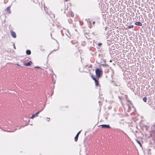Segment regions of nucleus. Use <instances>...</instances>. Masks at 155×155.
<instances>
[{
  "label": "nucleus",
  "mask_w": 155,
  "mask_h": 155,
  "mask_svg": "<svg viewBox=\"0 0 155 155\" xmlns=\"http://www.w3.org/2000/svg\"><path fill=\"white\" fill-rule=\"evenodd\" d=\"M35 68H40L39 67H38V66H36Z\"/></svg>",
  "instance_id": "obj_19"
},
{
  "label": "nucleus",
  "mask_w": 155,
  "mask_h": 155,
  "mask_svg": "<svg viewBox=\"0 0 155 155\" xmlns=\"http://www.w3.org/2000/svg\"><path fill=\"white\" fill-rule=\"evenodd\" d=\"M61 33L62 35H63L62 32H61Z\"/></svg>",
  "instance_id": "obj_26"
},
{
  "label": "nucleus",
  "mask_w": 155,
  "mask_h": 155,
  "mask_svg": "<svg viewBox=\"0 0 155 155\" xmlns=\"http://www.w3.org/2000/svg\"><path fill=\"white\" fill-rule=\"evenodd\" d=\"M71 16L73 17L74 16V15L73 13L72 12H71Z\"/></svg>",
  "instance_id": "obj_17"
},
{
  "label": "nucleus",
  "mask_w": 155,
  "mask_h": 155,
  "mask_svg": "<svg viewBox=\"0 0 155 155\" xmlns=\"http://www.w3.org/2000/svg\"><path fill=\"white\" fill-rule=\"evenodd\" d=\"M95 84L96 86H98L99 85L98 79H96L95 81Z\"/></svg>",
  "instance_id": "obj_8"
},
{
  "label": "nucleus",
  "mask_w": 155,
  "mask_h": 155,
  "mask_svg": "<svg viewBox=\"0 0 155 155\" xmlns=\"http://www.w3.org/2000/svg\"><path fill=\"white\" fill-rule=\"evenodd\" d=\"M11 34L12 36V37L13 38H15L16 37V35L15 33V32H14L13 31H11Z\"/></svg>",
  "instance_id": "obj_6"
},
{
  "label": "nucleus",
  "mask_w": 155,
  "mask_h": 155,
  "mask_svg": "<svg viewBox=\"0 0 155 155\" xmlns=\"http://www.w3.org/2000/svg\"><path fill=\"white\" fill-rule=\"evenodd\" d=\"M26 53L27 54L29 55L31 54V51L30 50H27L26 51Z\"/></svg>",
  "instance_id": "obj_10"
},
{
  "label": "nucleus",
  "mask_w": 155,
  "mask_h": 155,
  "mask_svg": "<svg viewBox=\"0 0 155 155\" xmlns=\"http://www.w3.org/2000/svg\"><path fill=\"white\" fill-rule=\"evenodd\" d=\"M81 131H80L78 132V133L77 134H76V136L74 138V140L76 142L78 140V137L79 136V135L81 133Z\"/></svg>",
  "instance_id": "obj_4"
},
{
  "label": "nucleus",
  "mask_w": 155,
  "mask_h": 155,
  "mask_svg": "<svg viewBox=\"0 0 155 155\" xmlns=\"http://www.w3.org/2000/svg\"><path fill=\"white\" fill-rule=\"evenodd\" d=\"M91 78H92L94 80V81H95V80H96L97 79L96 78H95L93 76H91Z\"/></svg>",
  "instance_id": "obj_15"
},
{
  "label": "nucleus",
  "mask_w": 155,
  "mask_h": 155,
  "mask_svg": "<svg viewBox=\"0 0 155 155\" xmlns=\"http://www.w3.org/2000/svg\"><path fill=\"white\" fill-rule=\"evenodd\" d=\"M102 45V43H98V45L99 46H101V45Z\"/></svg>",
  "instance_id": "obj_18"
},
{
  "label": "nucleus",
  "mask_w": 155,
  "mask_h": 155,
  "mask_svg": "<svg viewBox=\"0 0 155 155\" xmlns=\"http://www.w3.org/2000/svg\"><path fill=\"white\" fill-rule=\"evenodd\" d=\"M93 24H94L95 23V21H94L93 22Z\"/></svg>",
  "instance_id": "obj_24"
},
{
  "label": "nucleus",
  "mask_w": 155,
  "mask_h": 155,
  "mask_svg": "<svg viewBox=\"0 0 155 155\" xmlns=\"http://www.w3.org/2000/svg\"><path fill=\"white\" fill-rule=\"evenodd\" d=\"M58 49H56V50H53V51H55L57 50H58Z\"/></svg>",
  "instance_id": "obj_20"
},
{
  "label": "nucleus",
  "mask_w": 155,
  "mask_h": 155,
  "mask_svg": "<svg viewBox=\"0 0 155 155\" xmlns=\"http://www.w3.org/2000/svg\"><path fill=\"white\" fill-rule=\"evenodd\" d=\"M47 118L48 119V121H49V120L50 119V118Z\"/></svg>",
  "instance_id": "obj_22"
},
{
  "label": "nucleus",
  "mask_w": 155,
  "mask_h": 155,
  "mask_svg": "<svg viewBox=\"0 0 155 155\" xmlns=\"http://www.w3.org/2000/svg\"><path fill=\"white\" fill-rule=\"evenodd\" d=\"M128 109L127 110V111L129 112V110H131V105H129L128 104L127 105Z\"/></svg>",
  "instance_id": "obj_11"
},
{
  "label": "nucleus",
  "mask_w": 155,
  "mask_h": 155,
  "mask_svg": "<svg viewBox=\"0 0 155 155\" xmlns=\"http://www.w3.org/2000/svg\"><path fill=\"white\" fill-rule=\"evenodd\" d=\"M101 126L103 128H110V127L109 125L102 124L101 125Z\"/></svg>",
  "instance_id": "obj_3"
},
{
  "label": "nucleus",
  "mask_w": 155,
  "mask_h": 155,
  "mask_svg": "<svg viewBox=\"0 0 155 155\" xmlns=\"http://www.w3.org/2000/svg\"><path fill=\"white\" fill-rule=\"evenodd\" d=\"M133 27L134 26L133 25H130L128 26V28H133Z\"/></svg>",
  "instance_id": "obj_14"
},
{
  "label": "nucleus",
  "mask_w": 155,
  "mask_h": 155,
  "mask_svg": "<svg viewBox=\"0 0 155 155\" xmlns=\"http://www.w3.org/2000/svg\"><path fill=\"white\" fill-rule=\"evenodd\" d=\"M14 131H10V132H13Z\"/></svg>",
  "instance_id": "obj_25"
},
{
  "label": "nucleus",
  "mask_w": 155,
  "mask_h": 155,
  "mask_svg": "<svg viewBox=\"0 0 155 155\" xmlns=\"http://www.w3.org/2000/svg\"><path fill=\"white\" fill-rule=\"evenodd\" d=\"M14 45V48L15 49V45Z\"/></svg>",
  "instance_id": "obj_23"
},
{
  "label": "nucleus",
  "mask_w": 155,
  "mask_h": 155,
  "mask_svg": "<svg viewBox=\"0 0 155 155\" xmlns=\"http://www.w3.org/2000/svg\"><path fill=\"white\" fill-rule=\"evenodd\" d=\"M61 33L62 35H63L62 32H61Z\"/></svg>",
  "instance_id": "obj_28"
},
{
  "label": "nucleus",
  "mask_w": 155,
  "mask_h": 155,
  "mask_svg": "<svg viewBox=\"0 0 155 155\" xmlns=\"http://www.w3.org/2000/svg\"><path fill=\"white\" fill-rule=\"evenodd\" d=\"M66 35L68 37H69V35H70L69 33V31L68 30H67L66 31Z\"/></svg>",
  "instance_id": "obj_12"
},
{
  "label": "nucleus",
  "mask_w": 155,
  "mask_h": 155,
  "mask_svg": "<svg viewBox=\"0 0 155 155\" xmlns=\"http://www.w3.org/2000/svg\"><path fill=\"white\" fill-rule=\"evenodd\" d=\"M32 64V62L30 61L24 64V65L26 66H29L31 65Z\"/></svg>",
  "instance_id": "obj_5"
},
{
  "label": "nucleus",
  "mask_w": 155,
  "mask_h": 155,
  "mask_svg": "<svg viewBox=\"0 0 155 155\" xmlns=\"http://www.w3.org/2000/svg\"><path fill=\"white\" fill-rule=\"evenodd\" d=\"M143 100L144 102H146L147 101V98L146 97H144L143 98Z\"/></svg>",
  "instance_id": "obj_13"
},
{
  "label": "nucleus",
  "mask_w": 155,
  "mask_h": 155,
  "mask_svg": "<svg viewBox=\"0 0 155 155\" xmlns=\"http://www.w3.org/2000/svg\"><path fill=\"white\" fill-rule=\"evenodd\" d=\"M41 111H38L35 114L32 115L31 117L30 118L31 119H33L34 117L38 116V115L39 114Z\"/></svg>",
  "instance_id": "obj_2"
},
{
  "label": "nucleus",
  "mask_w": 155,
  "mask_h": 155,
  "mask_svg": "<svg viewBox=\"0 0 155 155\" xmlns=\"http://www.w3.org/2000/svg\"><path fill=\"white\" fill-rule=\"evenodd\" d=\"M95 72L96 75L98 77H100L103 74V71L101 69H96Z\"/></svg>",
  "instance_id": "obj_1"
},
{
  "label": "nucleus",
  "mask_w": 155,
  "mask_h": 155,
  "mask_svg": "<svg viewBox=\"0 0 155 155\" xmlns=\"http://www.w3.org/2000/svg\"><path fill=\"white\" fill-rule=\"evenodd\" d=\"M135 24L136 25H138V26H141L142 25V24H141V23L140 22H135Z\"/></svg>",
  "instance_id": "obj_7"
},
{
  "label": "nucleus",
  "mask_w": 155,
  "mask_h": 155,
  "mask_svg": "<svg viewBox=\"0 0 155 155\" xmlns=\"http://www.w3.org/2000/svg\"><path fill=\"white\" fill-rule=\"evenodd\" d=\"M137 143L140 146H141V143L139 141H138V140H137Z\"/></svg>",
  "instance_id": "obj_16"
},
{
  "label": "nucleus",
  "mask_w": 155,
  "mask_h": 155,
  "mask_svg": "<svg viewBox=\"0 0 155 155\" xmlns=\"http://www.w3.org/2000/svg\"><path fill=\"white\" fill-rule=\"evenodd\" d=\"M6 12L9 13H10V7H8L6 9Z\"/></svg>",
  "instance_id": "obj_9"
},
{
  "label": "nucleus",
  "mask_w": 155,
  "mask_h": 155,
  "mask_svg": "<svg viewBox=\"0 0 155 155\" xmlns=\"http://www.w3.org/2000/svg\"><path fill=\"white\" fill-rule=\"evenodd\" d=\"M47 118L48 119V121H49V120L50 119V118Z\"/></svg>",
  "instance_id": "obj_21"
},
{
  "label": "nucleus",
  "mask_w": 155,
  "mask_h": 155,
  "mask_svg": "<svg viewBox=\"0 0 155 155\" xmlns=\"http://www.w3.org/2000/svg\"><path fill=\"white\" fill-rule=\"evenodd\" d=\"M61 33L62 35H63L62 32H61Z\"/></svg>",
  "instance_id": "obj_27"
}]
</instances>
